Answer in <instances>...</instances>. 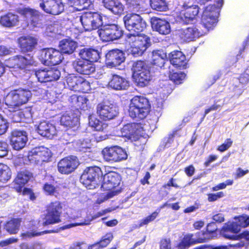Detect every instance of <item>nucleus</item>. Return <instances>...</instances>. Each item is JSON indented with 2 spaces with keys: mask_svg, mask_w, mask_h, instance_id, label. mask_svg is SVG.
I'll return each mask as SVG.
<instances>
[{
  "mask_svg": "<svg viewBox=\"0 0 249 249\" xmlns=\"http://www.w3.org/2000/svg\"><path fill=\"white\" fill-rule=\"evenodd\" d=\"M126 29L130 32L126 35L130 45V53L134 57L142 55L151 45L150 38L141 34L146 27V23L139 14H127L123 18Z\"/></svg>",
  "mask_w": 249,
  "mask_h": 249,
  "instance_id": "1",
  "label": "nucleus"
},
{
  "mask_svg": "<svg viewBox=\"0 0 249 249\" xmlns=\"http://www.w3.org/2000/svg\"><path fill=\"white\" fill-rule=\"evenodd\" d=\"M217 9L214 5L205 7L199 22L178 31V35L184 42H190L207 34L218 22Z\"/></svg>",
  "mask_w": 249,
  "mask_h": 249,
  "instance_id": "2",
  "label": "nucleus"
},
{
  "mask_svg": "<svg viewBox=\"0 0 249 249\" xmlns=\"http://www.w3.org/2000/svg\"><path fill=\"white\" fill-rule=\"evenodd\" d=\"M5 65L12 69V73L16 77H22L29 73L35 65L34 56L30 53L17 54L6 60Z\"/></svg>",
  "mask_w": 249,
  "mask_h": 249,
  "instance_id": "3",
  "label": "nucleus"
},
{
  "mask_svg": "<svg viewBox=\"0 0 249 249\" xmlns=\"http://www.w3.org/2000/svg\"><path fill=\"white\" fill-rule=\"evenodd\" d=\"M151 109L149 100L142 96H135L130 100L128 113L130 117L143 120L146 117Z\"/></svg>",
  "mask_w": 249,
  "mask_h": 249,
  "instance_id": "4",
  "label": "nucleus"
},
{
  "mask_svg": "<svg viewBox=\"0 0 249 249\" xmlns=\"http://www.w3.org/2000/svg\"><path fill=\"white\" fill-rule=\"evenodd\" d=\"M32 96L28 89H17L11 91L5 99V104L10 112L19 110L20 107L27 103Z\"/></svg>",
  "mask_w": 249,
  "mask_h": 249,
  "instance_id": "5",
  "label": "nucleus"
},
{
  "mask_svg": "<svg viewBox=\"0 0 249 249\" xmlns=\"http://www.w3.org/2000/svg\"><path fill=\"white\" fill-rule=\"evenodd\" d=\"M103 178L101 169L96 166L86 168L82 174L80 182L89 189L95 188Z\"/></svg>",
  "mask_w": 249,
  "mask_h": 249,
  "instance_id": "6",
  "label": "nucleus"
},
{
  "mask_svg": "<svg viewBox=\"0 0 249 249\" xmlns=\"http://www.w3.org/2000/svg\"><path fill=\"white\" fill-rule=\"evenodd\" d=\"M132 67L137 85L141 87L148 85L151 80V75L145 62L142 60L137 61L134 63Z\"/></svg>",
  "mask_w": 249,
  "mask_h": 249,
  "instance_id": "7",
  "label": "nucleus"
},
{
  "mask_svg": "<svg viewBox=\"0 0 249 249\" xmlns=\"http://www.w3.org/2000/svg\"><path fill=\"white\" fill-rule=\"evenodd\" d=\"M62 206L60 202L54 201L50 202L46 208V213L43 218L42 225L47 226L61 222Z\"/></svg>",
  "mask_w": 249,
  "mask_h": 249,
  "instance_id": "8",
  "label": "nucleus"
},
{
  "mask_svg": "<svg viewBox=\"0 0 249 249\" xmlns=\"http://www.w3.org/2000/svg\"><path fill=\"white\" fill-rule=\"evenodd\" d=\"M121 182V177L119 173L113 171L109 172L105 175L101 188L102 191H108V193L117 191V195L122 191Z\"/></svg>",
  "mask_w": 249,
  "mask_h": 249,
  "instance_id": "9",
  "label": "nucleus"
},
{
  "mask_svg": "<svg viewBox=\"0 0 249 249\" xmlns=\"http://www.w3.org/2000/svg\"><path fill=\"white\" fill-rule=\"evenodd\" d=\"M103 157L105 161L110 162H119L127 159L125 150L119 146L106 147L102 151Z\"/></svg>",
  "mask_w": 249,
  "mask_h": 249,
  "instance_id": "10",
  "label": "nucleus"
},
{
  "mask_svg": "<svg viewBox=\"0 0 249 249\" xmlns=\"http://www.w3.org/2000/svg\"><path fill=\"white\" fill-rule=\"evenodd\" d=\"M52 154L51 151L43 146L35 147L30 150L27 155V158L30 163L33 164H41L50 161Z\"/></svg>",
  "mask_w": 249,
  "mask_h": 249,
  "instance_id": "11",
  "label": "nucleus"
},
{
  "mask_svg": "<svg viewBox=\"0 0 249 249\" xmlns=\"http://www.w3.org/2000/svg\"><path fill=\"white\" fill-rule=\"evenodd\" d=\"M79 19L84 30L91 31L102 25V17L97 12H84L79 16Z\"/></svg>",
  "mask_w": 249,
  "mask_h": 249,
  "instance_id": "12",
  "label": "nucleus"
},
{
  "mask_svg": "<svg viewBox=\"0 0 249 249\" xmlns=\"http://www.w3.org/2000/svg\"><path fill=\"white\" fill-rule=\"evenodd\" d=\"M79 161L77 157L68 156L61 159L57 163V170L62 175H69L77 169Z\"/></svg>",
  "mask_w": 249,
  "mask_h": 249,
  "instance_id": "13",
  "label": "nucleus"
},
{
  "mask_svg": "<svg viewBox=\"0 0 249 249\" xmlns=\"http://www.w3.org/2000/svg\"><path fill=\"white\" fill-rule=\"evenodd\" d=\"M39 7L45 13L56 16L64 11L62 0H38Z\"/></svg>",
  "mask_w": 249,
  "mask_h": 249,
  "instance_id": "14",
  "label": "nucleus"
},
{
  "mask_svg": "<svg viewBox=\"0 0 249 249\" xmlns=\"http://www.w3.org/2000/svg\"><path fill=\"white\" fill-rule=\"evenodd\" d=\"M96 112L100 118L104 121H109L118 116L117 107L112 104L102 102L97 105Z\"/></svg>",
  "mask_w": 249,
  "mask_h": 249,
  "instance_id": "15",
  "label": "nucleus"
},
{
  "mask_svg": "<svg viewBox=\"0 0 249 249\" xmlns=\"http://www.w3.org/2000/svg\"><path fill=\"white\" fill-rule=\"evenodd\" d=\"M142 129L140 124L135 123L127 124H124L121 129V136L132 141H137L142 137Z\"/></svg>",
  "mask_w": 249,
  "mask_h": 249,
  "instance_id": "16",
  "label": "nucleus"
},
{
  "mask_svg": "<svg viewBox=\"0 0 249 249\" xmlns=\"http://www.w3.org/2000/svg\"><path fill=\"white\" fill-rule=\"evenodd\" d=\"M124 60L123 51L118 49L109 50L105 55V64L110 68L120 66Z\"/></svg>",
  "mask_w": 249,
  "mask_h": 249,
  "instance_id": "17",
  "label": "nucleus"
},
{
  "mask_svg": "<svg viewBox=\"0 0 249 249\" xmlns=\"http://www.w3.org/2000/svg\"><path fill=\"white\" fill-rule=\"evenodd\" d=\"M42 57L44 64L50 66L59 64L64 58L60 51L52 48L44 49Z\"/></svg>",
  "mask_w": 249,
  "mask_h": 249,
  "instance_id": "18",
  "label": "nucleus"
},
{
  "mask_svg": "<svg viewBox=\"0 0 249 249\" xmlns=\"http://www.w3.org/2000/svg\"><path fill=\"white\" fill-rule=\"evenodd\" d=\"M10 141L14 150H20L25 146L28 141L27 132L24 130L14 129L11 132Z\"/></svg>",
  "mask_w": 249,
  "mask_h": 249,
  "instance_id": "19",
  "label": "nucleus"
},
{
  "mask_svg": "<svg viewBox=\"0 0 249 249\" xmlns=\"http://www.w3.org/2000/svg\"><path fill=\"white\" fill-rule=\"evenodd\" d=\"M35 74L38 81L46 83L58 80L61 72L57 68H52L49 69L38 70L36 71Z\"/></svg>",
  "mask_w": 249,
  "mask_h": 249,
  "instance_id": "20",
  "label": "nucleus"
},
{
  "mask_svg": "<svg viewBox=\"0 0 249 249\" xmlns=\"http://www.w3.org/2000/svg\"><path fill=\"white\" fill-rule=\"evenodd\" d=\"M170 63L175 68L183 70L187 68L186 56L179 51H174L169 54Z\"/></svg>",
  "mask_w": 249,
  "mask_h": 249,
  "instance_id": "21",
  "label": "nucleus"
},
{
  "mask_svg": "<svg viewBox=\"0 0 249 249\" xmlns=\"http://www.w3.org/2000/svg\"><path fill=\"white\" fill-rule=\"evenodd\" d=\"M18 43L21 52H31L37 45V39L33 36H22L18 39Z\"/></svg>",
  "mask_w": 249,
  "mask_h": 249,
  "instance_id": "22",
  "label": "nucleus"
},
{
  "mask_svg": "<svg viewBox=\"0 0 249 249\" xmlns=\"http://www.w3.org/2000/svg\"><path fill=\"white\" fill-rule=\"evenodd\" d=\"M239 232L237 225L231 222L225 223L221 229L220 233L226 239L235 240L239 239V236L237 235Z\"/></svg>",
  "mask_w": 249,
  "mask_h": 249,
  "instance_id": "23",
  "label": "nucleus"
},
{
  "mask_svg": "<svg viewBox=\"0 0 249 249\" xmlns=\"http://www.w3.org/2000/svg\"><path fill=\"white\" fill-rule=\"evenodd\" d=\"M74 68L78 73L83 75H89L95 71V66L92 63L80 57L76 61Z\"/></svg>",
  "mask_w": 249,
  "mask_h": 249,
  "instance_id": "24",
  "label": "nucleus"
},
{
  "mask_svg": "<svg viewBox=\"0 0 249 249\" xmlns=\"http://www.w3.org/2000/svg\"><path fill=\"white\" fill-rule=\"evenodd\" d=\"M33 178V173L28 171L25 170L18 172L14 181L15 184L17 185L14 187V190L18 193L21 192L24 185Z\"/></svg>",
  "mask_w": 249,
  "mask_h": 249,
  "instance_id": "25",
  "label": "nucleus"
},
{
  "mask_svg": "<svg viewBox=\"0 0 249 249\" xmlns=\"http://www.w3.org/2000/svg\"><path fill=\"white\" fill-rule=\"evenodd\" d=\"M38 133L43 137L49 139H52L54 136L57 135V130L55 126L49 122L41 121L37 127Z\"/></svg>",
  "mask_w": 249,
  "mask_h": 249,
  "instance_id": "26",
  "label": "nucleus"
},
{
  "mask_svg": "<svg viewBox=\"0 0 249 249\" xmlns=\"http://www.w3.org/2000/svg\"><path fill=\"white\" fill-rule=\"evenodd\" d=\"M151 25L152 28L161 35H168L171 32L170 23L165 19L154 18L152 19Z\"/></svg>",
  "mask_w": 249,
  "mask_h": 249,
  "instance_id": "27",
  "label": "nucleus"
},
{
  "mask_svg": "<svg viewBox=\"0 0 249 249\" xmlns=\"http://www.w3.org/2000/svg\"><path fill=\"white\" fill-rule=\"evenodd\" d=\"M107 85L115 90H123L129 86V82L125 78L114 74L110 78Z\"/></svg>",
  "mask_w": 249,
  "mask_h": 249,
  "instance_id": "28",
  "label": "nucleus"
},
{
  "mask_svg": "<svg viewBox=\"0 0 249 249\" xmlns=\"http://www.w3.org/2000/svg\"><path fill=\"white\" fill-rule=\"evenodd\" d=\"M100 52L96 49L92 48H83L80 49L79 56L81 58H84L92 63L97 62L100 58Z\"/></svg>",
  "mask_w": 249,
  "mask_h": 249,
  "instance_id": "29",
  "label": "nucleus"
},
{
  "mask_svg": "<svg viewBox=\"0 0 249 249\" xmlns=\"http://www.w3.org/2000/svg\"><path fill=\"white\" fill-rule=\"evenodd\" d=\"M166 58V53L164 50H154L152 52L151 64L156 69L161 68L164 65Z\"/></svg>",
  "mask_w": 249,
  "mask_h": 249,
  "instance_id": "30",
  "label": "nucleus"
},
{
  "mask_svg": "<svg viewBox=\"0 0 249 249\" xmlns=\"http://www.w3.org/2000/svg\"><path fill=\"white\" fill-rule=\"evenodd\" d=\"M17 12L32 24L35 22V20H38L41 15L38 10L30 7L18 8Z\"/></svg>",
  "mask_w": 249,
  "mask_h": 249,
  "instance_id": "31",
  "label": "nucleus"
},
{
  "mask_svg": "<svg viewBox=\"0 0 249 249\" xmlns=\"http://www.w3.org/2000/svg\"><path fill=\"white\" fill-rule=\"evenodd\" d=\"M18 15L9 12L0 18V24L5 27H12L17 25L19 22Z\"/></svg>",
  "mask_w": 249,
  "mask_h": 249,
  "instance_id": "32",
  "label": "nucleus"
},
{
  "mask_svg": "<svg viewBox=\"0 0 249 249\" xmlns=\"http://www.w3.org/2000/svg\"><path fill=\"white\" fill-rule=\"evenodd\" d=\"M69 101L72 106L77 109L85 110L88 109L89 99L84 96H78L75 94L70 96Z\"/></svg>",
  "mask_w": 249,
  "mask_h": 249,
  "instance_id": "33",
  "label": "nucleus"
},
{
  "mask_svg": "<svg viewBox=\"0 0 249 249\" xmlns=\"http://www.w3.org/2000/svg\"><path fill=\"white\" fill-rule=\"evenodd\" d=\"M21 222V218H11L4 224L3 229L9 234H16L18 233L19 230Z\"/></svg>",
  "mask_w": 249,
  "mask_h": 249,
  "instance_id": "34",
  "label": "nucleus"
},
{
  "mask_svg": "<svg viewBox=\"0 0 249 249\" xmlns=\"http://www.w3.org/2000/svg\"><path fill=\"white\" fill-rule=\"evenodd\" d=\"M59 47L62 54H71L74 52L77 47V43L72 40L64 39L60 41Z\"/></svg>",
  "mask_w": 249,
  "mask_h": 249,
  "instance_id": "35",
  "label": "nucleus"
},
{
  "mask_svg": "<svg viewBox=\"0 0 249 249\" xmlns=\"http://www.w3.org/2000/svg\"><path fill=\"white\" fill-rule=\"evenodd\" d=\"M60 122L61 125L67 128H72L77 125L78 118L74 116L73 113L71 112L63 114L60 118Z\"/></svg>",
  "mask_w": 249,
  "mask_h": 249,
  "instance_id": "36",
  "label": "nucleus"
},
{
  "mask_svg": "<svg viewBox=\"0 0 249 249\" xmlns=\"http://www.w3.org/2000/svg\"><path fill=\"white\" fill-rule=\"evenodd\" d=\"M183 7V15L185 18L190 21H192L195 19L197 16L199 11V8L198 5H193L191 6H188L187 4H184Z\"/></svg>",
  "mask_w": 249,
  "mask_h": 249,
  "instance_id": "37",
  "label": "nucleus"
},
{
  "mask_svg": "<svg viewBox=\"0 0 249 249\" xmlns=\"http://www.w3.org/2000/svg\"><path fill=\"white\" fill-rule=\"evenodd\" d=\"M193 234L188 233L185 235L177 245L178 249H187L192 245L197 244L199 240H194Z\"/></svg>",
  "mask_w": 249,
  "mask_h": 249,
  "instance_id": "38",
  "label": "nucleus"
},
{
  "mask_svg": "<svg viewBox=\"0 0 249 249\" xmlns=\"http://www.w3.org/2000/svg\"><path fill=\"white\" fill-rule=\"evenodd\" d=\"M42 190L45 194L47 196H57L59 195V186L58 185L54 186L49 182H46L43 184Z\"/></svg>",
  "mask_w": 249,
  "mask_h": 249,
  "instance_id": "39",
  "label": "nucleus"
},
{
  "mask_svg": "<svg viewBox=\"0 0 249 249\" xmlns=\"http://www.w3.org/2000/svg\"><path fill=\"white\" fill-rule=\"evenodd\" d=\"M109 25L105 26L98 30V34L103 42L112 41Z\"/></svg>",
  "mask_w": 249,
  "mask_h": 249,
  "instance_id": "40",
  "label": "nucleus"
},
{
  "mask_svg": "<svg viewBox=\"0 0 249 249\" xmlns=\"http://www.w3.org/2000/svg\"><path fill=\"white\" fill-rule=\"evenodd\" d=\"M151 7L155 10L163 12L168 9V5L165 0H150Z\"/></svg>",
  "mask_w": 249,
  "mask_h": 249,
  "instance_id": "41",
  "label": "nucleus"
},
{
  "mask_svg": "<svg viewBox=\"0 0 249 249\" xmlns=\"http://www.w3.org/2000/svg\"><path fill=\"white\" fill-rule=\"evenodd\" d=\"M235 221H233L238 228L240 231L241 228H246L249 226V216L242 214L234 217Z\"/></svg>",
  "mask_w": 249,
  "mask_h": 249,
  "instance_id": "42",
  "label": "nucleus"
},
{
  "mask_svg": "<svg viewBox=\"0 0 249 249\" xmlns=\"http://www.w3.org/2000/svg\"><path fill=\"white\" fill-rule=\"evenodd\" d=\"M91 90L90 83L81 77V79L78 81L77 87L75 88V91L82 93H88Z\"/></svg>",
  "mask_w": 249,
  "mask_h": 249,
  "instance_id": "43",
  "label": "nucleus"
},
{
  "mask_svg": "<svg viewBox=\"0 0 249 249\" xmlns=\"http://www.w3.org/2000/svg\"><path fill=\"white\" fill-rule=\"evenodd\" d=\"M167 204V203L166 202L164 203L162 205H161L160 207V209H159L158 212L155 211V212H153L150 215H148L144 218L141 220V221L140 222L138 227L139 228L141 227L144 225H147L150 222L154 221L157 218V217L158 216L159 213L160 211V209L164 208Z\"/></svg>",
  "mask_w": 249,
  "mask_h": 249,
  "instance_id": "44",
  "label": "nucleus"
},
{
  "mask_svg": "<svg viewBox=\"0 0 249 249\" xmlns=\"http://www.w3.org/2000/svg\"><path fill=\"white\" fill-rule=\"evenodd\" d=\"M186 74L184 72H174L171 73L169 77L170 80L177 85L182 84L185 80Z\"/></svg>",
  "mask_w": 249,
  "mask_h": 249,
  "instance_id": "45",
  "label": "nucleus"
},
{
  "mask_svg": "<svg viewBox=\"0 0 249 249\" xmlns=\"http://www.w3.org/2000/svg\"><path fill=\"white\" fill-rule=\"evenodd\" d=\"M112 41L120 38L123 35V31L116 24L109 25Z\"/></svg>",
  "mask_w": 249,
  "mask_h": 249,
  "instance_id": "46",
  "label": "nucleus"
},
{
  "mask_svg": "<svg viewBox=\"0 0 249 249\" xmlns=\"http://www.w3.org/2000/svg\"><path fill=\"white\" fill-rule=\"evenodd\" d=\"M218 228L215 222H211L207 225L205 231L210 239L216 237Z\"/></svg>",
  "mask_w": 249,
  "mask_h": 249,
  "instance_id": "47",
  "label": "nucleus"
},
{
  "mask_svg": "<svg viewBox=\"0 0 249 249\" xmlns=\"http://www.w3.org/2000/svg\"><path fill=\"white\" fill-rule=\"evenodd\" d=\"M127 8L132 10L138 11L144 3L143 0H124Z\"/></svg>",
  "mask_w": 249,
  "mask_h": 249,
  "instance_id": "48",
  "label": "nucleus"
},
{
  "mask_svg": "<svg viewBox=\"0 0 249 249\" xmlns=\"http://www.w3.org/2000/svg\"><path fill=\"white\" fill-rule=\"evenodd\" d=\"M113 239V235L111 232H107L102 236L100 240L98 241L102 249L107 247Z\"/></svg>",
  "mask_w": 249,
  "mask_h": 249,
  "instance_id": "49",
  "label": "nucleus"
},
{
  "mask_svg": "<svg viewBox=\"0 0 249 249\" xmlns=\"http://www.w3.org/2000/svg\"><path fill=\"white\" fill-rule=\"evenodd\" d=\"M89 124L95 131H103L104 129L103 123L96 117L89 118Z\"/></svg>",
  "mask_w": 249,
  "mask_h": 249,
  "instance_id": "50",
  "label": "nucleus"
},
{
  "mask_svg": "<svg viewBox=\"0 0 249 249\" xmlns=\"http://www.w3.org/2000/svg\"><path fill=\"white\" fill-rule=\"evenodd\" d=\"M0 173V182H6L8 181L11 177V171L9 168L6 165H3Z\"/></svg>",
  "mask_w": 249,
  "mask_h": 249,
  "instance_id": "51",
  "label": "nucleus"
},
{
  "mask_svg": "<svg viewBox=\"0 0 249 249\" xmlns=\"http://www.w3.org/2000/svg\"><path fill=\"white\" fill-rule=\"evenodd\" d=\"M239 83L243 86H246L249 83V65L238 78Z\"/></svg>",
  "mask_w": 249,
  "mask_h": 249,
  "instance_id": "52",
  "label": "nucleus"
},
{
  "mask_svg": "<svg viewBox=\"0 0 249 249\" xmlns=\"http://www.w3.org/2000/svg\"><path fill=\"white\" fill-rule=\"evenodd\" d=\"M110 11L115 15H120L124 12V6L119 0H117L115 4H113Z\"/></svg>",
  "mask_w": 249,
  "mask_h": 249,
  "instance_id": "53",
  "label": "nucleus"
},
{
  "mask_svg": "<svg viewBox=\"0 0 249 249\" xmlns=\"http://www.w3.org/2000/svg\"><path fill=\"white\" fill-rule=\"evenodd\" d=\"M110 11L115 15H120L124 12V6L119 0H117L115 4H113Z\"/></svg>",
  "mask_w": 249,
  "mask_h": 249,
  "instance_id": "54",
  "label": "nucleus"
},
{
  "mask_svg": "<svg viewBox=\"0 0 249 249\" xmlns=\"http://www.w3.org/2000/svg\"><path fill=\"white\" fill-rule=\"evenodd\" d=\"M110 11L115 15H120L124 12V6L119 0H117L115 4H113Z\"/></svg>",
  "mask_w": 249,
  "mask_h": 249,
  "instance_id": "55",
  "label": "nucleus"
},
{
  "mask_svg": "<svg viewBox=\"0 0 249 249\" xmlns=\"http://www.w3.org/2000/svg\"><path fill=\"white\" fill-rule=\"evenodd\" d=\"M81 79V76H73L69 77L67 79V82L68 86L72 89L75 91V88L77 87L78 81Z\"/></svg>",
  "mask_w": 249,
  "mask_h": 249,
  "instance_id": "56",
  "label": "nucleus"
},
{
  "mask_svg": "<svg viewBox=\"0 0 249 249\" xmlns=\"http://www.w3.org/2000/svg\"><path fill=\"white\" fill-rule=\"evenodd\" d=\"M55 232L53 230H46L42 231L37 232L36 231H27L25 233L22 234V235L26 237L31 238L35 236H38L44 234L50 233Z\"/></svg>",
  "mask_w": 249,
  "mask_h": 249,
  "instance_id": "57",
  "label": "nucleus"
},
{
  "mask_svg": "<svg viewBox=\"0 0 249 249\" xmlns=\"http://www.w3.org/2000/svg\"><path fill=\"white\" fill-rule=\"evenodd\" d=\"M196 238L194 239V240L201 241L197 242V243H205L207 242L208 240L210 239L208 235H206L205 231H201L197 232L196 233Z\"/></svg>",
  "mask_w": 249,
  "mask_h": 249,
  "instance_id": "58",
  "label": "nucleus"
},
{
  "mask_svg": "<svg viewBox=\"0 0 249 249\" xmlns=\"http://www.w3.org/2000/svg\"><path fill=\"white\" fill-rule=\"evenodd\" d=\"M160 249H172L171 239L169 238H162L159 243Z\"/></svg>",
  "mask_w": 249,
  "mask_h": 249,
  "instance_id": "59",
  "label": "nucleus"
},
{
  "mask_svg": "<svg viewBox=\"0 0 249 249\" xmlns=\"http://www.w3.org/2000/svg\"><path fill=\"white\" fill-rule=\"evenodd\" d=\"M8 128V123L4 117L0 114V135L4 134Z\"/></svg>",
  "mask_w": 249,
  "mask_h": 249,
  "instance_id": "60",
  "label": "nucleus"
},
{
  "mask_svg": "<svg viewBox=\"0 0 249 249\" xmlns=\"http://www.w3.org/2000/svg\"><path fill=\"white\" fill-rule=\"evenodd\" d=\"M207 199L209 202H213L223 197L224 196V193L223 192H218L216 193H209L207 195Z\"/></svg>",
  "mask_w": 249,
  "mask_h": 249,
  "instance_id": "61",
  "label": "nucleus"
},
{
  "mask_svg": "<svg viewBox=\"0 0 249 249\" xmlns=\"http://www.w3.org/2000/svg\"><path fill=\"white\" fill-rule=\"evenodd\" d=\"M232 142L231 139H227L223 143L218 146L217 150L221 152H224L231 146Z\"/></svg>",
  "mask_w": 249,
  "mask_h": 249,
  "instance_id": "62",
  "label": "nucleus"
},
{
  "mask_svg": "<svg viewBox=\"0 0 249 249\" xmlns=\"http://www.w3.org/2000/svg\"><path fill=\"white\" fill-rule=\"evenodd\" d=\"M194 249H229L226 245H202L196 247Z\"/></svg>",
  "mask_w": 249,
  "mask_h": 249,
  "instance_id": "63",
  "label": "nucleus"
},
{
  "mask_svg": "<svg viewBox=\"0 0 249 249\" xmlns=\"http://www.w3.org/2000/svg\"><path fill=\"white\" fill-rule=\"evenodd\" d=\"M8 152V145L6 142L0 141V158L7 155Z\"/></svg>",
  "mask_w": 249,
  "mask_h": 249,
  "instance_id": "64",
  "label": "nucleus"
}]
</instances>
